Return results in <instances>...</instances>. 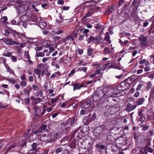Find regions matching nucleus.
<instances>
[{
	"label": "nucleus",
	"mask_w": 154,
	"mask_h": 154,
	"mask_svg": "<svg viewBox=\"0 0 154 154\" xmlns=\"http://www.w3.org/2000/svg\"><path fill=\"white\" fill-rule=\"evenodd\" d=\"M139 40L140 42V45L141 47H147L149 45H147V39L146 36L143 35H140L139 37Z\"/></svg>",
	"instance_id": "1"
},
{
	"label": "nucleus",
	"mask_w": 154,
	"mask_h": 154,
	"mask_svg": "<svg viewBox=\"0 0 154 154\" xmlns=\"http://www.w3.org/2000/svg\"><path fill=\"white\" fill-rule=\"evenodd\" d=\"M100 89V91H97L95 93V95L93 96V98L94 100H97L101 99L103 97V90L102 88L99 87L98 89Z\"/></svg>",
	"instance_id": "2"
},
{
	"label": "nucleus",
	"mask_w": 154,
	"mask_h": 154,
	"mask_svg": "<svg viewBox=\"0 0 154 154\" xmlns=\"http://www.w3.org/2000/svg\"><path fill=\"white\" fill-rule=\"evenodd\" d=\"M41 138L43 141L45 142L50 143L53 141V140L51 138V135L50 134L47 135L46 134H43Z\"/></svg>",
	"instance_id": "3"
},
{
	"label": "nucleus",
	"mask_w": 154,
	"mask_h": 154,
	"mask_svg": "<svg viewBox=\"0 0 154 154\" xmlns=\"http://www.w3.org/2000/svg\"><path fill=\"white\" fill-rule=\"evenodd\" d=\"M3 41L6 45H18L19 42L12 40L11 38H8L2 39Z\"/></svg>",
	"instance_id": "4"
},
{
	"label": "nucleus",
	"mask_w": 154,
	"mask_h": 154,
	"mask_svg": "<svg viewBox=\"0 0 154 154\" xmlns=\"http://www.w3.org/2000/svg\"><path fill=\"white\" fill-rule=\"evenodd\" d=\"M77 120V119H75V118L72 117L69 119L66 120V124L68 125L69 127H72L74 123L76 122Z\"/></svg>",
	"instance_id": "5"
},
{
	"label": "nucleus",
	"mask_w": 154,
	"mask_h": 154,
	"mask_svg": "<svg viewBox=\"0 0 154 154\" xmlns=\"http://www.w3.org/2000/svg\"><path fill=\"white\" fill-rule=\"evenodd\" d=\"M17 146V144L15 142H14L11 144H10L6 145L5 147V149L6 150V152L5 153V154H6L8 151L11 150L13 148H14L16 147Z\"/></svg>",
	"instance_id": "6"
},
{
	"label": "nucleus",
	"mask_w": 154,
	"mask_h": 154,
	"mask_svg": "<svg viewBox=\"0 0 154 154\" xmlns=\"http://www.w3.org/2000/svg\"><path fill=\"white\" fill-rule=\"evenodd\" d=\"M114 109V108L112 107H109L108 109H106L105 113V116H109L110 115H112L115 113V112H113Z\"/></svg>",
	"instance_id": "7"
},
{
	"label": "nucleus",
	"mask_w": 154,
	"mask_h": 154,
	"mask_svg": "<svg viewBox=\"0 0 154 154\" xmlns=\"http://www.w3.org/2000/svg\"><path fill=\"white\" fill-rule=\"evenodd\" d=\"M137 106L135 105H132L130 103H128L127 105L126 110L128 112L134 110L136 107Z\"/></svg>",
	"instance_id": "8"
},
{
	"label": "nucleus",
	"mask_w": 154,
	"mask_h": 154,
	"mask_svg": "<svg viewBox=\"0 0 154 154\" xmlns=\"http://www.w3.org/2000/svg\"><path fill=\"white\" fill-rule=\"evenodd\" d=\"M89 39L94 43H97L100 41L101 40V38L99 36L95 37L92 36H90Z\"/></svg>",
	"instance_id": "9"
},
{
	"label": "nucleus",
	"mask_w": 154,
	"mask_h": 154,
	"mask_svg": "<svg viewBox=\"0 0 154 154\" xmlns=\"http://www.w3.org/2000/svg\"><path fill=\"white\" fill-rule=\"evenodd\" d=\"M95 147L97 148V150L99 152H101L102 150L105 149L106 147L105 145L98 143L96 145Z\"/></svg>",
	"instance_id": "10"
},
{
	"label": "nucleus",
	"mask_w": 154,
	"mask_h": 154,
	"mask_svg": "<svg viewBox=\"0 0 154 154\" xmlns=\"http://www.w3.org/2000/svg\"><path fill=\"white\" fill-rule=\"evenodd\" d=\"M20 20L21 22H27L29 21V17L26 14H24L20 17Z\"/></svg>",
	"instance_id": "11"
},
{
	"label": "nucleus",
	"mask_w": 154,
	"mask_h": 154,
	"mask_svg": "<svg viewBox=\"0 0 154 154\" xmlns=\"http://www.w3.org/2000/svg\"><path fill=\"white\" fill-rule=\"evenodd\" d=\"M91 101L90 100H88L84 102L82 105V107L85 109L88 108L91 105Z\"/></svg>",
	"instance_id": "12"
},
{
	"label": "nucleus",
	"mask_w": 154,
	"mask_h": 154,
	"mask_svg": "<svg viewBox=\"0 0 154 154\" xmlns=\"http://www.w3.org/2000/svg\"><path fill=\"white\" fill-rule=\"evenodd\" d=\"M28 87H29L28 89H27L26 88H24L23 90V92L28 96L29 94L30 91L32 89V87L28 85L27 88H28Z\"/></svg>",
	"instance_id": "13"
},
{
	"label": "nucleus",
	"mask_w": 154,
	"mask_h": 154,
	"mask_svg": "<svg viewBox=\"0 0 154 154\" xmlns=\"http://www.w3.org/2000/svg\"><path fill=\"white\" fill-rule=\"evenodd\" d=\"M63 18L61 14L60 13L59 14L58 18L56 19V22L59 23H61L63 22Z\"/></svg>",
	"instance_id": "14"
},
{
	"label": "nucleus",
	"mask_w": 154,
	"mask_h": 154,
	"mask_svg": "<svg viewBox=\"0 0 154 154\" xmlns=\"http://www.w3.org/2000/svg\"><path fill=\"white\" fill-rule=\"evenodd\" d=\"M145 101L144 98H141L139 99L138 100H137L136 102V104L138 105H140L142 104Z\"/></svg>",
	"instance_id": "15"
},
{
	"label": "nucleus",
	"mask_w": 154,
	"mask_h": 154,
	"mask_svg": "<svg viewBox=\"0 0 154 154\" xmlns=\"http://www.w3.org/2000/svg\"><path fill=\"white\" fill-rule=\"evenodd\" d=\"M83 86L82 85H78V83H75L73 85V90L74 91L76 89H79Z\"/></svg>",
	"instance_id": "16"
},
{
	"label": "nucleus",
	"mask_w": 154,
	"mask_h": 154,
	"mask_svg": "<svg viewBox=\"0 0 154 154\" xmlns=\"http://www.w3.org/2000/svg\"><path fill=\"white\" fill-rule=\"evenodd\" d=\"M47 128V125H40V127L38 128V130L40 131V132H41L43 130H45Z\"/></svg>",
	"instance_id": "17"
},
{
	"label": "nucleus",
	"mask_w": 154,
	"mask_h": 154,
	"mask_svg": "<svg viewBox=\"0 0 154 154\" xmlns=\"http://www.w3.org/2000/svg\"><path fill=\"white\" fill-rule=\"evenodd\" d=\"M39 25L40 27L42 29H44L46 26V23L44 21L40 22Z\"/></svg>",
	"instance_id": "18"
},
{
	"label": "nucleus",
	"mask_w": 154,
	"mask_h": 154,
	"mask_svg": "<svg viewBox=\"0 0 154 154\" xmlns=\"http://www.w3.org/2000/svg\"><path fill=\"white\" fill-rule=\"evenodd\" d=\"M23 3V2L20 0H18L16 2V5L20 8L22 6L24 5Z\"/></svg>",
	"instance_id": "19"
},
{
	"label": "nucleus",
	"mask_w": 154,
	"mask_h": 154,
	"mask_svg": "<svg viewBox=\"0 0 154 154\" xmlns=\"http://www.w3.org/2000/svg\"><path fill=\"white\" fill-rule=\"evenodd\" d=\"M97 129H95L94 131V134L96 137L99 136L102 133L101 131H99V132H97Z\"/></svg>",
	"instance_id": "20"
},
{
	"label": "nucleus",
	"mask_w": 154,
	"mask_h": 154,
	"mask_svg": "<svg viewBox=\"0 0 154 154\" xmlns=\"http://www.w3.org/2000/svg\"><path fill=\"white\" fill-rule=\"evenodd\" d=\"M37 143H33L32 145V148L30 149L31 151L36 150L37 149Z\"/></svg>",
	"instance_id": "21"
},
{
	"label": "nucleus",
	"mask_w": 154,
	"mask_h": 154,
	"mask_svg": "<svg viewBox=\"0 0 154 154\" xmlns=\"http://www.w3.org/2000/svg\"><path fill=\"white\" fill-rule=\"evenodd\" d=\"M63 147H59L55 149V153L57 154L59 152H61L63 150Z\"/></svg>",
	"instance_id": "22"
},
{
	"label": "nucleus",
	"mask_w": 154,
	"mask_h": 154,
	"mask_svg": "<svg viewBox=\"0 0 154 154\" xmlns=\"http://www.w3.org/2000/svg\"><path fill=\"white\" fill-rule=\"evenodd\" d=\"M54 137L56 139H58L61 137V133L60 132H57L54 135Z\"/></svg>",
	"instance_id": "23"
},
{
	"label": "nucleus",
	"mask_w": 154,
	"mask_h": 154,
	"mask_svg": "<svg viewBox=\"0 0 154 154\" xmlns=\"http://www.w3.org/2000/svg\"><path fill=\"white\" fill-rule=\"evenodd\" d=\"M110 36L108 33H106L105 34V36L104 40L107 41H109V40Z\"/></svg>",
	"instance_id": "24"
},
{
	"label": "nucleus",
	"mask_w": 154,
	"mask_h": 154,
	"mask_svg": "<svg viewBox=\"0 0 154 154\" xmlns=\"http://www.w3.org/2000/svg\"><path fill=\"white\" fill-rule=\"evenodd\" d=\"M43 93L42 91L41 90H40L36 93L35 95L37 96L42 97V96Z\"/></svg>",
	"instance_id": "25"
},
{
	"label": "nucleus",
	"mask_w": 154,
	"mask_h": 154,
	"mask_svg": "<svg viewBox=\"0 0 154 154\" xmlns=\"http://www.w3.org/2000/svg\"><path fill=\"white\" fill-rule=\"evenodd\" d=\"M104 53L105 54H108L111 52L109 49L107 47L105 48L103 51Z\"/></svg>",
	"instance_id": "26"
},
{
	"label": "nucleus",
	"mask_w": 154,
	"mask_h": 154,
	"mask_svg": "<svg viewBox=\"0 0 154 154\" xmlns=\"http://www.w3.org/2000/svg\"><path fill=\"white\" fill-rule=\"evenodd\" d=\"M35 73L37 75H40L41 73V70L38 68L35 69L34 70Z\"/></svg>",
	"instance_id": "27"
},
{
	"label": "nucleus",
	"mask_w": 154,
	"mask_h": 154,
	"mask_svg": "<svg viewBox=\"0 0 154 154\" xmlns=\"http://www.w3.org/2000/svg\"><path fill=\"white\" fill-rule=\"evenodd\" d=\"M20 85L22 87H25L27 85V81H21L20 83Z\"/></svg>",
	"instance_id": "28"
},
{
	"label": "nucleus",
	"mask_w": 154,
	"mask_h": 154,
	"mask_svg": "<svg viewBox=\"0 0 154 154\" xmlns=\"http://www.w3.org/2000/svg\"><path fill=\"white\" fill-rule=\"evenodd\" d=\"M23 101V102L26 105H28L29 103V98H26L24 100V101Z\"/></svg>",
	"instance_id": "29"
},
{
	"label": "nucleus",
	"mask_w": 154,
	"mask_h": 154,
	"mask_svg": "<svg viewBox=\"0 0 154 154\" xmlns=\"http://www.w3.org/2000/svg\"><path fill=\"white\" fill-rule=\"evenodd\" d=\"M134 75H132L131 77L129 78H127L125 79V81H128V80H130L131 81V82H133L134 81L135 79H134Z\"/></svg>",
	"instance_id": "30"
},
{
	"label": "nucleus",
	"mask_w": 154,
	"mask_h": 154,
	"mask_svg": "<svg viewBox=\"0 0 154 154\" xmlns=\"http://www.w3.org/2000/svg\"><path fill=\"white\" fill-rule=\"evenodd\" d=\"M36 55L37 57H43L45 56V54L44 53L41 52H36Z\"/></svg>",
	"instance_id": "31"
},
{
	"label": "nucleus",
	"mask_w": 154,
	"mask_h": 154,
	"mask_svg": "<svg viewBox=\"0 0 154 154\" xmlns=\"http://www.w3.org/2000/svg\"><path fill=\"white\" fill-rule=\"evenodd\" d=\"M145 119L146 118L145 116H140L139 119V121L140 122H143L145 120Z\"/></svg>",
	"instance_id": "32"
},
{
	"label": "nucleus",
	"mask_w": 154,
	"mask_h": 154,
	"mask_svg": "<svg viewBox=\"0 0 154 154\" xmlns=\"http://www.w3.org/2000/svg\"><path fill=\"white\" fill-rule=\"evenodd\" d=\"M89 31V30L88 29H85L84 30L82 31V33L84 34L83 35L87 36L88 34L87 33Z\"/></svg>",
	"instance_id": "33"
},
{
	"label": "nucleus",
	"mask_w": 154,
	"mask_h": 154,
	"mask_svg": "<svg viewBox=\"0 0 154 154\" xmlns=\"http://www.w3.org/2000/svg\"><path fill=\"white\" fill-rule=\"evenodd\" d=\"M152 85L151 82H149L147 83V85L146 87L147 89H150L152 87Z\"/></svg>",
	"instance_id": "34"
},
{
	"label": "nucleus",
	"mask_w": 154,
	"mask_h": 154,
	"mask_svg": "<svg viewBox=\"0 0 154 154\" xmlns=\"http://www.w3.org/2000/svg\"><path fill=\"white\" fill-rule=\"evenodd\" d=\"M66 40H69L70 41H73L74 40L73 36H68L65 39Z\"/></svg>",
	"instance_id": "35"
},
{
	"label": "nucleus",
	"mask_w": 154,
	"mask_h": 154,
	"mask_svg": "<svg viewBox=\"0 0 154 154\" xmlns=\"http://www.w3.org/2000/svg\"><path fill=\"white\" fill-rule=\"evenodd\" d=\"M32 88L35 91H37L39 89V87L35 85H34L32 86Z\"/></svg>",
	"instance_id": "36"
},
{
	"label": "nucleus",
	"mask_w": 154,
	"mask_h": 154,
	"mask_svg": "<svg viewBox=\"0 0 154 154\" xmlns=\"http://www.w3.org/2000/svg\"><path fill=\"white\" fill-rule=\"evenodd\" d=\"M6 80L11 82L13 84L15 83L16 82L15 80L11 79L10 78L7 79Z\"/></svg>",
	"instance_id": "37"
},
{
	"label": "nucleus",
	"mask_w": 154,
	"mask_h": 154,
	"mask_svg": "<svg viewBox=\"0 0 154 154\" xmlns=\"http://www.w3.org/2000/svg\"><path fill=\"white\" fill-rule=\"evenodd\" d=\"M41 102V99L39 98H37L35 100V103L37 104L38 103H39Z\"/></svg>",
	"instance_id": "38"
},
{
	"label": "nucleus",
	"mask_w": 154,
	"mask_h": 154,
	"mask_svg": "<svg viewBox=\"0 0 154 154\" xmlns=\"http://www.w3.org/2000/svg\"><path fill=\"white\" fill-rule=\"evenodd\" d=\"M20 79L22 80L21 81H27L26 78L24 75H21L20 77Z\"/></svg>",
	"instance_id": "39"
},
{
	"label": "nucleus",
	"mask_w": 154,
	"mask_h": 154,
	"mask_svg": "<svg viewBox=\"0 0 154 154\" xmlns=\"http://www.w3.org/2000/svg\"><path fill=\"white\" fill-rule=\"evenodd\" d=\"M146 150H147L148 151L150 152H153V150L152 148L149 147H147V146L146 147Z\"/></svg>",
	"instance_id": "40"
},
{
	"label": "nucleus",
	"mask_w": 154,
	"mask_h": 154,
	"mask_svg": "<svg viewBox=\"0 0 154 154\" xmlns=\"http://www.w3.org/2000/svg\"><path fill=\"white\" fill-rule=\"evenodd\" d=\"M87 69V68L86 67H83L82 68V67L80 68H79L78 70H82L84 72H85Z\"/></svg>",
	"instance_id": "41"
},
{
	"label": "nucleus",
	"mask_w": 154,
	"mask_h": 154,
	"mask_svg": "<svg viewBox=\"0 0 154 154\" xmlns=\"http://www.w3.org/2000/svg\"><path fill=\"white\" fill-rule=\"evenodd\" d=\"M92 49L91 48H88V53L89 55L91 56L92 55Z\"/></svg>",
	"instance_id": "42"
},
{
	"label": "nucleus",
	"mask_w": 154,
	"mask_h": 154,
	"mask_svg": "<svg viewBox=\"0 0 154 154\" xmlns=\"http://www.w3.org/2000/svg\"><path fill=\"white\" fill-rule=\"evenodd\" d=\"M45 64L41 63L38 64L37 67L39 68H43L45 67Z\"/></svg>",
	"instance_id": "43"
},
{
	"label": "nucleus",
	"mask_w": 154,
	"mask_h": 154,
	"mask_svg": "<svg viewBox=\"0 0 154 154\" xmlns=\"http://www.w3.org/2000/svg\"><path fill=\"white\" fill-rule=\"evenodd\" d=\"M58 100V98H53L51 99V101L52 103H54Z\"/></svg>",
	"instance_id": "44"
},
{
	"label": "nucleus",
	"mask_w": 154,
	"mask_h": 154,
	"mask_svg": "<svg viewBox=\"0 0 154 154\" xmlns=\"http://www.w3.org/2000/svg\"><path fill=\"white\" fill-rule=\"evenodd\" d=\"M7 71L8 72H9L10 73H13L14 74H15L14 71L12 70L11 68H10L9 67H8L7 68Z\"/></svg>",
	"instance_id": "45"
},
{
	"label": "nucleus",
	"mask_w": 154,
	"mask_h": 154,
	"mask_svg": "<svg viewBox=\"0 0 154 154\" xmlns=\"http://www.w3.org/2000/svg\"><path fill=\"white\" fill-rule=\"evenodd\" d=\"M28 81L29 82H32L33 81V78L32 76H29L28 78Z\"/></svg>",
	"instance_id": "46"
},
{
	"label": "nucleus",
	"mask_w": 154,
	"mask_h": 154,
	"mask_svg": "<svg viewBox=\"0 0 154 154\" xmlns=\"http://www.w3.org/2000/svg\"><path fill=\"white\" fill-rule=\"evenodd\" d=\"M5 35L7 36L8 35L10 34V32L9 30H5Z\"/></svg>",
	"instance_id": "47"
},
{
	"label": "nucleus",
	"mask_w": 154,
	"mask_h": 154,
	"mask_svg": "<svg viewBox=\"0 0 154 154\" xmlns=\"http://www.w3.org/2000/svg\"><path fill=\"white\" fill-rule=\"evenodd\" d=\"M154 93V87H153V88L151 89L150 92V97H152V95Z\"/></svg>",
	"instance_id": "48"
},
{
	"label": "nucleus",
	"mask_w": 154,
	"mask_h": 154,
	"mask_svg": "<svg viewBox=\"0 0 154 154\" xmlns=\"http://www.w3.org/2000/svg\"><path fill=\"white\" fill-rule=\"evenodd\" d=\"M69 7V6H63V7L62 9L63 10H68Z\"/></svg>",
	"instance_id": "49"
},
{
	"label": "nucleus",
	"mask_w": 154,
	"mask_h": 154,
	"mask_svg": "<svg viewBox=\"0 0 154 154\" xmlns=\"http://www.w3.org/2000/svg\"><path fill=\"white\" fill-rule=\"evenodd\" d=\"M77 51L79 54H81L83 52V51L82 49H78Z\"/></svg>",
	"instance_id": "50"
},
{
	"label": "nucleus",
	"mask_w": 154,
	"mask_h": 154,
	"mask_svg": "<svg viewBox=\"0 0 154 154\" xmlns=\"http://www.w3.org/2000/svg\"><path fill=\"white\" fill-rule=\"evenodd\" d=\"M23 23L22 24L23 26L25 28H26L28 26L27 24L26 23V22H23Z\"/></svg>",
	"instance_id": "51"
},
{
	"label": "nucleus",
	"mask_w": 154,
	"mask_h": 154,
	"mask_svg": "<svg viewBox=\"0 0 154 154\" xmlns=\"http://www.w3.org/2000/svg\"><path fill=\"white\" fill-rule=\"evenodd\" d=\"M64 3V2L63 0H58L57 2V3L58 4L63 5Z\"/></svg>",
	"instance_id": "52"
},
{
	"label": "nucleus",
	"mask_w": 154,
	"mask_h": 154,
	"mask_svg": "<svg viewBox=\"0 0 154 154\" xmlns=\"http://www.w3.org/2000/svg\"><path fill=\"white\" fill-rule=\"evenodd\" d=\"M142 86V85L141 84H139L137 86V88L136 90L138 91V90H140Z\"/></svg>",
	"instance_id": "53"
},
{
	"label": "nucleus",
	"mask_w": 154,
	"mask_h": 154,
	"mask_svg": "<svg viewBox=\"0 0 154 154\" xmlns=\"http://www.w3.org/2000/svg\"><path fill=\"white\" fill-rule=\"evenodd\" d=\"M139 95V93L138 91H136L134 94V96L136 97H137Z\"/></svg>",
	"instance_id": "54"
},
{
	"label": "nucleus",
	"mask_w": 154,
	"mask_h": 154,
	"mask_svg": "<svg viewBox=\"0 0 154 154\" xmlns=\"http://www.w3.org/2000/svg\"><path fill=\"white\" fill-rule=\"evenodd\" d=\"M150 67L149 66H147L145 67L144 69V70L145 72H146L149 71L150 70Z\"/></svg>",
	"instance_id": "55"
},
{
	"label": "nucleus",
	"mask_w": 154,
	"mask_h": 154,
	"mask_svg": "<svg viewBox=\"0 0 154 154\" xmlns=\"http://www.w3.org/2000/svg\"><path fill=\"white\" fill-rule=\"evenodd\" d=\"M102 26L100 24H98L95 27V28L97 29H99L101 28Z\"/></svg>",
	"instance_id": "56"
},
{
	"label": "nucleus",
	"mask_w": 154,
	"mask_h": 154,
	"mask_svg": "<svg viewBox=\"0 0 154 154\" xmlns=\"http://www.w3.org/2000/svg\"><path fill=\"white\" fill-rule=\"evenodd\" d=\"M3 22H5L6 21L8 20V18L6 16H4L3 17Z\"/></svg>",
	"instance_id": "57"
},
{
	"label": "nucleus",
	"mask_w": 154,
	"mask_h": 154,
	"mask_svg": "<svg viewBox=\"0 0 154 154\" xmlns=\"http://www.w3.org/2000/svg\"><path fill=\"white\" fill-rule=\"evenodd\" d=\"M12 60L13 61H17V59L15 56H12L11 57Z\"/></svg>",
	"instance_id": "58"
},
{
	"label": "nucleus",
	"mask_w": 154,
	"mask_h": 154,
	"mask_svg": "<svg viewBox=\"0 0 154 154\" xmlns=\"http://www.w3.org/2000/svg\"><path fill=\"white\" fill-rule=\"evenodd\" d=\"M146 61V59H143L140 61V64H143Z\"/></svg>",
	"instance_id": "59"
},
{
	"label": "nucleus",
	"mask_w": 154,
	"mask_h": 154,
	"mask_svg": "<svg viewBox=\"0 0 154 154\" xmlns=\"http://www.w3.org/2000/svg\"><path fill=\"white\" fill-rule=\"evenodd\" d=\"M30 135L29 134L26 135L25 139L26 140H28V139H30Z\"/></svg>",
	"instance_id": "60"
},
{
	"label": "nucleus",
	"mask_w": 154,
	"mask_h": 154,
	"mask_svg": "<svg viewBox=\"0 0 154 154\" xmlns=\"http://www.w3.org/2000/svg\"><path fill=\"white\" fill-rule=\"evenodd\" d=\"M149 126H146L143 127L142 128V130L143 131H145L148 129Z\"/></svg>",
	"instance_id": "61"
},
{
	"label": "nucleus",
	"mask_w": 154,
	"mask_h": 154,
	"mask_svg": "<svg viewBox=\"0 0 154 154\" xmlns=\"http://www.w3.org/2000/svg\"><path fill=\"white\" fill-rule=\"evenodd\" d=\"M85 110L84 109H82L80 112V115H84L85 113Z\"/></svg>",
	"instance_id": "62"
},
{
	"label": "nucleus",
	"mask_w": 154,
	"mask_h": 154,
	"mask_svg": "<svg viewBox=\"0 0 154 154\" xmlns=\"http://www.w3.org/2000/svg\"><path fill=\"white\" fill-rule=\"evenodd\" d=\"M15 49H17L18 51H20L21 50L19 46H15Z\"/></svg>",
	"instance_id": "63"
},
{
	"label": "nucleus",
	"mask_w": 154,
	"mask_h": 154,
	"mask_svg": "<svg viewBox=\"0 0 154 154\" xmlns=\"http://www.w3.org/2000/svg\"><path fill=\"white\" fill-rule=\"evenodd\" d=\"M42 48L41 47H37L36 48L35 50L37 51H39L41 50Z\"/></svg>",
	"instance_id": "64"
}]
</instances>
